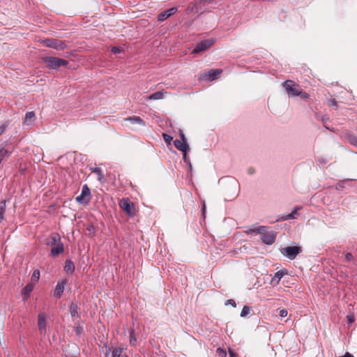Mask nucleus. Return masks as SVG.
Instances as JSON below:
<instances>
[{
    "mask_svg": "<svg viewBox=\"0 0 357 357\" xmlns=\"http://www.w3.org/2000/svg\"><path fill=\"white\" fill-rule=\"evenodd\" d=\"M46 244L52 248L51 255L53 257H56L64 252L63 244L61 242V236L58 233L54 232L51 234Z\"/></svg>",
    "mask_w": 357,
    "mask_h": 357,
    "instance_id": "nucleus-1",
    "label": "nucleus"
},
{
    "mask_svg": "<svg viewBox=\"0 0 357 357\" xmlns=\"http://www.w3.org/2000/svg\"><path fill=\"white\" fill-rule=\"evenodd\" d=\"M42 59L50 69L53 70H58L60 67L66 66L68 64L67 60L54 56H44Z\"/></svg>",
    "mask_w": 357,
    "mask_h": 357,
    "instance_id": "nucleus-2",
    "label": "nucleus"
},
{
    "mask_svg": "<svg viewBox=\"0 0 357 357\" xmlns=\"http://www.w3.org/2000/svg\"><path fill=\"white\" fill-rule=\"evenodd\" d=\"M120 208L130 217L135 215L134 204L128 198H123L119 202Z\"/></svg>",
    "mask_w": 357,
    "mask_h": 357,
    "instance_id": "nucleus-3",
    "label": "nucleus"
},
{
    "mask_svg": "<svg viewBox=\"0 0 357 357\" xmlns=\"http://www.w3.org/2000/svg\"><path fill=\"white\" fill-rule=\"evenodd\" d=\"M41 43L45 47H51L56 50H63L66 47V43L58 39L47 38L43 40Z\"/></svg>",
    "mask_w": 357,
    "mask_h": 357,
    "instance_id": "nucleus-4",
    "label": "nucleus"
},
{
    "mask_svg": "<svg viewBox=\"0 0 357 357\" xmlns=\"http://www.w3.org/2000/svg\"><path fill=\"white\" fill-rule=\"evenodd\" d=\"M281 253L286 255L289 259H294L298 255L302 252L301 246H288L280 250Z\"/></svg>",
    "mask_w": 357,
    "mask_h": 357,
    "instance_id": "nucleus-5",
    "label": "nucleus"
},
{
    "mask_svg": "<svg viewBox=\"0 0 357 357\" xmlns=\"http://www.w3.org/2000/svg\"><path fill=\"white\" fill-rule=\"evenodd\" d=\"M13 152V149L8 146L7 142L0 144V168L1 163L6 161Z\"/></svg>",
    "mask_w": 357,
    "mask_h": 357,
    "instance_id": "nucleus-6",
    "label": "nucleus"
},
{
    "mask_svg": "<svg viewBox=\"0 0 357 357\" xmlns=\"http://www.w3.org/2000/svg\"><path fill=\"white\" fill-rule=\"evenodd\" d=\"M222 73V70L218 69H213L208 71V73H203L200 75L199 80L201 81H213L218 79V76Z\"/></svg>",
    "mask_w": 357,
    "mask_h": 357,
    "instance_id": "nucleus-7",
    "label": "nucleus"
},
{
    "mask_svg": "<svg viewBox=\"0 0 357 357\" xmlns=\"http://www.w3.org/2000/svg\"><path fill=\"white\" fill-rule=\"evenodd\" d=\"M283 86L287 93L291 96H297L299 89L298 85L292 80H287L283 82Z\"/></svg>",
    "mask_w": 357,
    "mask_h": 357,
    "instance_id": "nucleus-8",
    "label": "nucleus"
},
{
    "mask_svg": "<svg viewBox=\"0 0 357 357\" xmlns=\"http://www.w3.org/2000/svg\"><path fill=\"white\" fill-rule=\"evenodd\" d=\"M213 43L212 40H205L197 43L192 51V54H199L206 51L213 45Z\"/></svg>",
    "mask_w": 357,
    "mask_h": 357,
    "instance_id": "nucleus-9",
    "label": "nucleus"
},
{
    "mask_svg": "<svg viewBox=\"0 0 357 357\" xmlns=\"http://www.w3.org/2000/svg\"><path fill=\"white\" fill-rule=\"evenodd\" d=\"M177 10H178L177 7H172L169 9H167V10L160 13L158 15V20L160 22H162V21L167 20L170 16L175 14L177 12Z\"/></svg>",
    "mask_w": 357,
    "mask_h": 357,
    "instance_id": "nucleus-10",
    "label": "nucleus"
},
{
    "mask_svg": "<svg viewBox=\"0 0 357 357\" xmlns=\"http://www.w3.org/2000/svg\"><path fill=\"white\" fill-rule=\"evenodd\" d=\"M301 208V206H296L291 213L287 215H280L277 219V221H284L289 219H296L298 215V211Z\"/></svg>",
    "mask_w": 357,
    "mask_h": 357,
    "instance_id": "nucleus-11",
    "label": "nucleus"
},
{
    "mask_svg": "<svg viewBox=\"0 0 357 357\" xmlns=\"http://www.w3.org/2000/svg\"><path fill=\"white\" fill-rule=\"evenodd\" d=\"M66 281L58 282L54 291V296L60 298L63 293Z\"/></svg>",
    "mask_w": 357,
    "mask_h": 357,
    "instance_id": "nucleus-12",
    "label": "nucleus"
},
{
    "mask_svg": "<svg viewBox=\"0 0 357 357\" xmlns=\"http://www.w3.org/2000/svg\"><path fill=\"white\" fill-rule=\"evenodd\" d=\"M262 242L266 245H271L275 241V234L274 233H266L261 238Z\"/></svg>",
    "mask_w": 357,
    "mask_h": 357,
    "instance_id": "nucleus-13",
    "label": "nucleus"
},
{
    "mask_svg": "<svg viewBox=\"0 0 357 357\" xmlns=\"http://www.w3.org/2000/svg\"><path fill=\"white\" fill-rule=\"evenodd\" d=\"M38 329L40 333L45 332L46 331V321L45 314L44 313H40L38 316Z\"/></svg>",
    "mask_w": 357,
    "mask_h": 357,
    "instance_id": "nucleus-14",
    "label": "nucleus"
},
{
    "mask_svg": "<svg viewBox=\"0 0 357 357\" xmlns=\"http://www.w3.org/2000/svg\"><path fill=\"white\" fill-rule=\"evenodd\" d=\"M33 289V286L31 284H27L22 290V296L23 301H26L29 296L31 292L32 291Z\"/></svg>",
    "mask_w": 357,
    "mask_h": 357,
    "instance_id": "nucleus-15",
    "label": "nucleus"
},
{
    "mask_svg": "<svg viewBox=\"0 0 357 357\" xmlns=\"http://www.w3.org/2000/svg\"><path fill=\"white\" fill-rule=\"evenodd\" d=\"M174 146L179 151L185 152V150H190L189 145L187 142L183 143L178 139L174 141Z\"/></svg>",
    "mask_w": 357,
    "mask_h": 357,
    "instance_id": "nucleus-16",
    "label": "nucleus"
},
{
    "mask_svg": "<svg viewBox=\"0 0 357 357\" xmlns=\"http://www.w3.org/2000/svg\"><path fill=\"white\" fill-rule=\"evenodd\" d=\"M74 263L70 259H67L65 262L64 271L67 273L73 274L75 271Z\"/></svg>",
    "mask_w": 357,
    "mask_h": 357,
    "instance_id": "nucleus-17",
    "label": "nucleus"
},
{
    "mask_svg": "<svg viewBox=\"0 0 357 357\" xmlns=\"http://www.w3.org/2000/svg\"><path fill=\"white\" fill-rule=\"evenodd\" d=\"M90 170L91 172H93L98 175V180L100 183H103L105 181L104 174H102V171L100 167H91Z\"/></svg>",
    "mask_w": 357,
    "mask_h": 357,
    "instance_id": "nucleus-18",
    "label": "nucleus"
},
{
    "mask_svg": "<svg viewBox=\"0 0 357 357\" xmlns=\"http://www.w3.org/2000/svg\"><path fill=\"white\" fill-rule=\"evenodd\" d=\"M316 118L317 120L321 121L323 123L324 126L328 129L331 130L330 127L328 125V122L329 121V117L327 115H320L316 114Z\"/></svg>",
    "mask_w": 357,
    "mask_h": 357,
    "instance_id": "nucleus-19",
    "label": "nucleus"
},
{
    "mask_svg": "<svg viewBox=\"0 0 357 357\" xmlns=\"http://www.w3.org/2000/svg\"><path fill=\"white\" fill-rule=\"evenodd\" d=\"M69 311H70V315L73 317H79V313H78L79 307L77 306V304L74 303L73 302L71 303V304L69 306Z\"/></svg>",
    "mask_w": 357,
    "mask_h": 357,
    "instance_id": "nucleus-20",
    "label": "nucleus"
},
{
    "mask_svg": "<svg viewBox=\"0 0 357 357\" xmlns=\"http://www.w3.org/2000/svg\"><path fill=\"white\" fill-rule=\"evenodd\" d=\"M287 273L286 270H281L275 273L274 277L272 278V282H275L276 284H278L280 281L281 278Z\"/></svg>",
    "mask_w": 357,
    "mask_h": 357,
    "instance_id": "nucleus-21",
    "label": "nucleus"
},
{
    "mask_svg": "<svg viewBox=\"0 0 357 357\" xmlns=\"http://www.w3.org/2000/svg\"><path fill=\"white\" fill-rule=\"evenodd\" d=\"M164 98V93L162 91H157L155 93H153L151 94L149 96L146 98V100H160Z\"/></svg>",
    "mask_w": 357,
    "mask_h": 357,
    "instance_id": "nucleus-22",
    "label": "nucleus"
},
{
    "mask_svg": "<svg viewBox=\"0 0 357 357\" xmlns=\"http://www.w3.org/2000/svg\"><path fill=\"white\" fill-rule=\"evenodd\" d=\"M126 121H129L132 123H139L142 126H145V123L143 119H142L139 116H132L128 117L125 119Z\"/></svg>",
    "mask_w": 357,
    "mask_h": 357,
    "instance_id": "nucleus-23",
    "label": "nucleus"
},
{
    "mask_svg": "<svg viewBox=\"0 0 357 357\" xmlns=\"http://www.w3.org/2000/svg\"><path fill=\"white\" fill-rule=\"evenodd\" d=\"M267 231V227L266 226H260L258 227L253 228L250 230V232H255L264 235Z\"/></svg>",
    "mask_w": 357,
    "mask_h": 357,
    "instance_id": "nucleus-24",
    "label": "nucleus"
},
{
    "mask_svg": "<svg viewBox=\"0 0 357 357\" xmlns=\"http://www.w3.org/2000/svg\"><path fill=\"white\" fill-rule=\"evenodd\" d=\"M122 347H114L112 351V357H121V354L123 351Z\"/></svg>",
    "mask_w": 357,
    "mask_h": 357,
    "instance_id": "nucleus-25",
    "label": "nucleus"
},
{
    "mask_svg": "<svg viewBox=\"0 0 357 357\" xmlns=\"http://www.w3.org/2000/svg\"><path fill=\"white\" fill-rule=\"evenodd\" d=\"M347 139L351 144L357 147V136L353 134H348Z\"/></svg>",
    "mask_w": 357,
    "mask_h": 357,
    "instance_id": "nucleus-26",
    "label": "nucleus"
},
{
    "mask_svg": "<svg viewBox=\"0 0 357 357\" xmlns=\"http://www.w3.org/2000/svg\"><path fill=\"white\" fill-rule=\"evenodd\" d=\"M81 194L82 195V196L84 197H89L90 195H91V191H90V189L88 187V185L86 184L82 186V192Z\"/></svg>",
    "mask_w": 357,
    "mask_h": 357,
    "instance_id": "nucleus-27",
    "label": "nucleus"
},
{
    "mask_svg": "<svg viewBox=\"0 0 357 357\" xmlns=\"http://www.w3.org/2000/svg\"><path fill=\"white\" fill-rule=\"evenodd\" d=\"M349 179H345V180L339 181L338 183H337L336 186H335V189L337 190H342L345 187L346 182L347 181H349Z\"/></svg>",
    "mask_w": 357,
    "mask_h": 357,
    "instance_id": "nucleus-28",
    "label": "nucleus"
},
{
    "mask_svg": "<svg viewBox=\"0 0 357 357\" xmlns=\"http://www.w3.org/2000/svg\"><path fill=\"white\" fill-rule=\"evenodd\" d=\"M40 278V271L38 270H34L31 276V281L33 282H37Z\"/></svg>",
    "mask_w": 357,
    "mask_h": 357,
    "instance_id": "nucleus-29",
    "label": "nucleus"
},
{
    "mask_svg": "<svg viewBox=\"0 0 357 357\" xmlns=\"http://www.w3.org/2000/svg\"><path fill=\"white\" fill-rule=\"evenodd\" d=\"M74 331L77 335H79L83 333V327L79 324H75Z\"/></svg>",
    "mask_w": 357,
    "mask_h": 357,
    "instance_id": "nucleus-30",
    "label": "nucleus"
},
{
    "mask_svg": "<svg viewBox=\"0 0 357 357\" xmlns=\"http://www.w3.org/2000/svg\"><path fill=\"white\" fill-rule=\"evenodd\" d=\"M35 113L33 112H29L25 115V121H32L34 120Z\"/></svg>",
    "mask_w": 357,
    "mask_h": 357,
    "instance_id": "nucleus-31",
    "label": "nucleus"
},
{
    "mask_svg": "<svg viewBox=\"0 0 357 357\" xmlns=\"http://www.w3.org/2000/svg\"><path fill=\"white\" fill-rule=\"evenodd\" d=\"M189 150H185V152H183V159L185 162L188 164L189 168L191 170L192 169V165H191V162H190V160L187 157V152Z\"/></svg>",
    "mask_w": 357,
    "mask_h": 357,
    "instance_id": "nucleus-32",
    "label": "nucleus"
},
{
    "mask_svg": "<svg viewBox=\"0 0 357 357\" xmlns=\"http://www.w3.org/2000/svg\"><path fill=\"white\" fill-rule=\"evenodd\" d=\"M86 230L88 231L90 236H93L95 234L96 229L93 224L88 225L86 227Z\"/></svg>",
    "mask_w": 357,
    "mask_h": 357,
    "instance_id": "nucleus-33",
    "label": "nucleus"
},
{
    "mask_svg": "<svg viewBox=\"0 0 357 357\" xmlns=\"http://www.w3.org/2000/svg\"><path fill=\"white\" fill-rule=\"evenodd\" d=\"M250 307L247 305L243 306L242 311L241 312V317H244L247 316L250 313Z\"/></svg>",
    "mask_w": 357,
    "mask_h": 357,
    "instance_id": "nucleus-34",
    "label": "nucleus"
},
{
    "mask_svg": "<svg viewBox=\"0 0 357 357\" xmlns=\"http://www.w3.org/2000/svg\"><path fill=\"white\" fill-rule=\"evenodd\" d=\"M84 197H85L82 196V195L81 194L80 195L76 197V201L79 203H89L90 201V197H89L86 200L84 201Z\"/></svg>",
    "mask_w": 357,
    "mask_h": 357,
    "instance_id": "nucleus-35",
    "label": "nucleus"
},
{
    "mask_svg": "<svg viewBox=\"0 0 357 357\" xmlns=\"http://www.w3.org/2000/svg\"><path fill=\"white\" fill-rule=\"evenodd\" d=\"M6 209V201L5 199L0 201V213L4 214Z\"/></svg>",
    "mask_w": 357,
    "mask_h": 357,
    "instance_id": "nucleus-36",
    "label": "nucleus"
},
{
    "mask_svg": "<svg viewBox=\"0 0 357 357\" xmlns=\"http://www.w3.org/2000/svg\"><path fill=\"white\" fill-rule=\"evenodd\" d=\"M345 260L347 261H351V262H354V263L356 262V260H355L353 255L351 252L346 253V255H345Z\"/></svg>",
    "mask_w": 357,
    "mask_h": 357,
    "instance_id": "nucleus-37",
    "label": "nucleus"
},
{
    "mask_svg": "<svg viewBox=\"0 0 357 357\" xmlns=\"http://www.w3.org/2000/svg\"><path fill=\"white\" fill-rule=\"evenodd\" d=\"M162 137H163V139L164 141L167 144H170L171 142L172 141L173 138L167 135V134H165V133H163L162 134Z\"/></svg>",
    "mask_w": 357,
    "mask_h": 357,
    "instance_id": "nucleus-38",
    "label": "nucleus"
},
{
    "mask_svg": "<svg viewBox=\"0 0 357 357\" xmlns=\"http://www.w3.org/2000/svg\"><path fill=\"white\" fill-rule=\"evenodd\" d=\"M130 344L131 345H135V343H136L137 340H136L135 336V334H134V331H133V330H132V331H130Z\"/></svg>",
    "mask_w": 357,
    "mask_h": 357,
    "instance_id": "nucleus-39",
    "label": "nucleus"
},
{
    "mask_svg": "<svg viewBox=\"0 0 357 357\" xmlns=\"http://www.w3.org/2000/svg\"><path fill=\"white\" fill-rule=\"evenodd\" d=\"M217 353L220 357H226L227 356V352L225 349L218 348L217 349Z\"/></svg>",
    "mask_w": 357,
    "mask_h": 357,
    "instance_id": "nucleus-40",
    "label": "nucleus"
},
{
    "mask_svg": "<svg viewBox=\"0 0 357 357\" xmlns=\"http://www.w3.org/2000/svg\"><path fill=\"white\" fill-rule=\"evenodd\" d=\"M347 322L349 324H351L354 322L355 321V318H354V316L352 315V314H348L347 316Z\"/></svg>",
    "mask_w": 357,
    "mask_h": 357,
    "instance_id": "nucleus-41",
    "label": "nucleus"
},
{
    "mask_svg": "<svg viewBox=\"0 0 357 357\" xmlns=\"http://www.w3.org/2000/svg\"><path fill=\"white\" fill-rule=\"evenodd\" d=\"M297 96H301L302 98H307L309 95L306 92L299 90Z\"/></svg>",
    "mask_w": 357,
    "mask_h": 357,
    "instance_id": "nucleus-42",
    "label": "nucleus"
},
{
    "mask_svg": "<svg viewBox=\"0 0 357 357\" xmlns=\"http://www.w3.org/2000/svg\"><path fill=\"white\" fill-rule=\"evenodd\" d=\"M287 314H288L287 310H285V309H284V308H283V309L280 310V311H279V315H280L281 317H287Z\"/></svg>",
    "mask_w": 357,
    "mask_h": 357,
    "instance_id": "nucleus-43",
    "label": "nucleus"
},
{
    "mask_svg": "<svg viewBox=\"0 0 357 357\" xmlns=\"http://www.w3.org/2000/svg\"><path fill=\"white\" fill-rule=\"evenodd\" d=\"M121 52V49L119 47H113L112 48V52L114 54H118Z\"/></svg>",
    "mask_w": 357,
    "mask_h": 357,
    "instance_id": "nucleus-44",
    "label": "nucleus"
},
{
    "mask_svg": "<svg viewBox=\"0 0 357 357\" xmlns=\"http://www.w3.org/2000/svg\"><path fill=\"white\" fill-rule=\"evenodd\" d=\"M225 305H231L233 307H236V302L233 299H229L226 301Z\"/></svg>",
    "mask_w": 357,
    "mask_h": 357,
    "instance_id": "nucleus-45",
    "label": "nucleus"
},
{
    "mask_svg": "<svg viewBox=\"0 0 357 357\" xmlns=\"http://www.w3.org/2000/svg\"><path fill=\"white\" fill-rule=\"evenodd\" d=\"M6 124H2L1 126H0V136L6 131Z\"/></svg>",
    "mask_w": 357,
    "mask_h": 357,
    "instance_id": "nucleus-46",
    "label": "nucleus"
},
{
    "mask_svg": "<svg viewBox=\"0 0 357 357\" xmlns=\"http://www.w3.org/2000/svg\"><path fill=\"white\" fill-rule=\"evenodd\" d=\"M180 137H181V139L183 143L187 142L185 135L183 134V132L182 131H181V132H180Z\"/></svg>",
    "mask_w": 357,
    "mask_h": 357,
    "instance_id": "nucleus-47",
    "label": "nucleus"
},
{
    "mask_svg": "<svg viewBox=\"0 0 357 357\" xmlns=\"http://www.w3.org/2000/svg\"><path fill=\"white\" fill-rule=\"evenodd\" d=\"M329 104L331 106H334V107H336L337 103V102L335 101V99H331L329 100Z\"/></svg>",
    "mask_w": 357,
    "mask_h": 357,
    "instance_id": "nucleus-48",
    "label": "nucleus"
},
{
    "mask_svg": "<svg viewBox=\"0 0 357 357\" xmlns=\"http://www.w3.org/2000/svg\"><path fill=\"white\" fill-rule=\"evenodd\" d=\"M248 172L249 174H253L255 172V170L254 168L250 167L248 169Z\"/></svg>",
    "mask_w": 357,
    "mask_h": 357,
    "instance_id": "nucleus-49",
    "label": "nucleus"
},
{
    "mask_svg": "<svg viewBox=\"0 0 357 357\" xmlns=\"http://www.w3.org/2000/svg\"><path fill=\"white\" fill-rule=\"evenodd\" d=\"M106 347V353L105 356L107 357L109 353L111 351V348L109 347Z\"/></svg>",
    "mask_w": 357,
    "mask_h": 357,
    "instance_id": "nucleus-50",
    "label": "nucleus"
},
{
    "mask_svg": "<svg viewBox=\"0 0 357 357\" xmlns=\"http://www.w3.org/2000/svg\"><path fill=\"white\" fill-rule=\"evenodd\" d=\"M343 357H354L352 354H351L349 352H347L344 356Z\"/></svg>",
    "mask_w": 357,
    "mask_h": 357,
    "instance_id": "nucleus-51",
    "label": "nucleus"
},
{
    "mask_svg": "<svg viewBox=\"0 0 357 357\" xmlns=\"http://www.w3.org/2000/svg\"><path fill=\"white\" fill-rule=\"evenodd\" d=\"M230 357H236V354L231 350L229 351Z\"/></svg>",
    "mask_w": 357,
    "mask_h": 357,
    "instance_id": "nucleus-52",
    "label": "nucleus"
},
{
    "mask_svg": "<svg viewBox=\"0 0 357 357\" xmlns=\"http://www.w3.org/2000/svg\"><path fill=\"white\" fill-rule=\"evenodd\" d=\"M3 213H0V222H1L4 220Z\"/></svg>",
    "mask_w": 357,
    "mask_h": 357,
    "instance_id": "nucleus-53",
    "label": "nucleus"
},
{
    "mask_svg": "<svg viewBox=\"0 0 357 357\" xmlns=\"http://www.w3.org/2000/svg\"><path fill=\"white\" fill-rule=\"evenodd\" d=\"M65 357H78L77 356H73V355H70V354H66L65 355Z\"/></svg>",
    "mask_w": 357,
    "mask_h": 357,
    "instance_id": "nucleus-54",
    "label": "nucleus"
},
{
    "mask_svg": "<svg viewBox=\"0 0 357 357\" xmlns=\"http://www.w3.org/2000/svg\"><path fill=\"white\" fill-rule=\"evenodd\" d=\"M205 210H206V206L205 204H204V206H203V213L204 214L205 213Z\"/></svg>",
    "mask_w": 357,
    "mask_h": 357,
    "instance_id": "nucleus-55",
    "label": "nucleus"
},
{
    "mask_svg": "<svg viewBox=\"0 0 357 357\" xmlns=\"http://www.w3.org/2000/svg\"><path fill=\"white\" fill-rule=\"evenodd\" d=\"M121 357H128L127 355H123Z\"/></svg>",
    "mask_w": 357,
    "mask_h": 357,
    "instance_id": "nucleus-56",
    "label": "nucleus"
}]
</instances>
